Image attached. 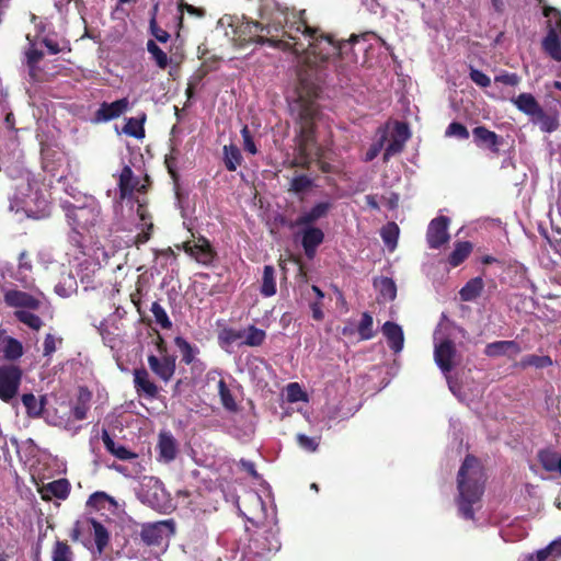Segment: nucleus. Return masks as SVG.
<instances>
[{"mask_svg": "<svg viewBox=\"0 0 561 561\" xmlns=\"http://www.w3.org/2000/svg\"><path fill=\"white\" fill-rule=\"evenodd\" d=\"M42 167L55 174L67 161L66 152L60 142H41Z\"/></svg>", "mask_w": 561, "mask_h": 561, "instance_id": "1a4fd4ad", "label": "nucleus"}, {"mask_svg": "<svg viewBox=\"0 0 561 561\" xmlns=\"http://www.w3.org/2000/svg\"><path fill=\"white\" fill-rule=\"evenodd\" d=\"M446 137H456L459 139L469 138V131L465 125L458 122H453L449 124L445 131Z\"/></svg>", "mask_w": 561, "mask_h": 561, "instance_id": "6e6d98bb", "label": "nucleus"}, {"mask_svg": "<svg viewBox=\"0 0 561 561\" xmlns=\"http://www.w3.org/2000/svg\"><path fill=\"white\" fill-rule=\"evenodd\" d=\"M380 236L382 238L386 247L393 251L397 247L398 238H399V227L396 222H388L385 227H382L380 231Z\"/></svg>", "mask_w": 561, "mask_h": 561, "instance_id": "37998d69", "label": "nucleus"}, {"mask_svg": "<svg viewBox=\"0 0 561 561\" xmlns=\"http://www.w3.org/2000/svg\"><path fill=\"white\" fill-rule=\"evenodd\" d=\"M378 140H409L411 130L407 122L389 119L378 128Z\"/></svg>", "mask_w": 561, "mask_h": 561, "instance_id": "4468645a", "label": "nucleus"}, {"mask_svg": "<svg viewBox=\"0 0 561 561\" xmlns=\"http://www.w3.org/2000/svg\"><path fill=\"white\" fill-rule=\"evenodd\" d=\"M543 50L556 61H561V44L553 28H550L542 41Z\"/></svg>", "mask_w": 561, "mask_h": 561, "instance_id": "c85d7f7f", "label": "nucleus"}, {"mask_svg": "<svg viewBox=\"0 0 561 561\" xmlns=\"http://www.w3.org/2000/svg\"><path fill=\"white\" fill-rule=\"evenodd\" d=\"M510 352L514 355L520 352V347L515 341H495L489 343L484 348V354L489 357L507 355Z\"/></svg>", "mask_w": 561, "mask_h": 561, "instance_id": "a878e982", "label": "nucleus"}, {"mask_svg": "<svg viewBox=\"0 0 561 561\" xmlns=\"http://www.w3.org/2000/svg\"><path fill=\"white\" fill-rule=\"evenodd\" d=\"M537 459L547 472L561 477V453L553 447H546L538 450Z\"/></svg>", "mask_w": 561, "mask_h": 561, "instance_id": "aec40b11", "label": "nucleus"}, {"mask_svg": "<svg viewBox=\"0 0 561 561\" xmlns=\"http://www.w3.org/2000/svg\"><path fill=\"white\" fill-rule=\"evenodd\" d=\"M147 50L151 54L153 60L156 61V65L160 69H165L168 67V55L158 46V44L154 41L149 39L147 42Z\"/></svg>", "mask_w": 561, "mask_h": 561, "instance_id": "49530a36", "label": "nucleus"}, {"mask_svg": "<svg viewBox=\"0 0 561 561\" xmlns=\"http://www.w3.org/2000/svg\"><path fill=\"white\" fill-rule=\"evenodd\" d=\"M174 355H163L159 358L156 355L148 356V365L151 371L164 382L172 379L176 368Z\"/></svg>", "mask_w": 561, "mask_h": 561, "instance_id": "f8f14e48", "label": "nucleus"}, {"mask_svg": "<svg viewBox=\"0 0 561 561\" xmlns=\"http://www.w3.org/2000/svg\"><path fill=\"white\" fill-rule=\"evenodd\" d=\"M2 342V354L7 360L14 362L22 357L23 345L18 339L5 336Z\"/></svg>", "mask_w": 561, "mask_h": 561, "instance_id": "c756f323", "label": "nucleus"}, {"mask_svg": "<svg viewBox=\"0 0 561 561\" xmlns=\"http://www.w3.org/2000/svg\"><path fill=\"white\" fill-rule=\"evenodd\" d=\"M311 186H312V180L305 174H300V175L295 176L291 180L289 190L299 194V193L306 192Z\"/></svg>", "mask_w": 561, "mask_h": 561, "instance_id": "864d4df0", "label": "nucleus"}, {"mask_svg": "<svg viewBox=\"0 0 561 561\" xmlns=\"http://www.w3.org/2000/svg\"><path fill=\"white\" fill-rule=\"evenodd\" d=\"M305 10L297 13L289 12L287 7L276 2L266 24L254 21L241 22L234 28L233 39L240 47L257 43L267 44L283 51L299 54L305 47V43L297 42L300 39L299 33L305 34V39H312V36L318 34L317 31L305 26Z\"/></svg>", "mask_w": 561, "mask_h": 561, "instance_id": "f03ea898", "label": "nucleus"}, {"mask_svg": "<svg viewBox=\"0 0 561 561\" xmlns=\"http://www.w3.org/2000/svg\"><path fill=\"white\" fill-rule=\"evenodd\" d=\"M298 233L305 255L312 260L316 256L318 247L324 240V232L318 227H301Z\"/></svg>", "mask_w": 561, "mask_h": 561, "instance_id": "ddd939ff", "label": "nucleus"}, {"mask_svg": "<svg viewBox=\"0 0 561 561\" xmlns=\"http://www.w3.org/2000/svg\"><path fill=\"white\" fill-rule=\"evenodd\" d=\"M457 348L450 339H444L434 347V359L443 374H449L456 366Z\"/></svg>", "mask_w": 561, "mask_h": 561, "instance_id": "9d476101", "label": "nucleus"}, {"mask_svg": "<svg viewBox=\"0 0 561 561\" xmlns=\"http://www.w3.org/2000/svg\"><path fill=\"white\" fill-rule=\"evenodd\" d=\"M522 78L515 72L502 71L500 75L494 77L495 83H501L510 87H517L520 83Z\"/></svg>", "mask_w": 561, "mask_h": 561, "instance_id": "13d9d810", "label": "nucleus"}, {"mask_svg": "<svg viewBox=\"0 0 561 561\" xmlns=\"http://www.w3.org/2000/svg\"><path fill=\"white\" fill-rule=\"evenodd\" d=\"M101 437L106 450L119 460H130L137 458V454L123 445L116 444L106 430L102 431Z\"/></svg>", "mask_w": 561, "mask_h": 561, "instance_id": "b1692460", "label": "nucleus"}, {"mask_svg": "<svg viewBox=\"0 0 561 561\" xmlns=\"http://www.w3.org/2000/svg\"><path fill=\"white\" fill-rule=\"evenodd\" d=\"M242 161L241 151L233 142L224 147V163L228 171H236Z\"/></svg>", "mask_w": 561, "mask_h": 561, "instance_id": "7c9ffc66", "label": "nucleus"}, {"mask_svg": "<svg viewBox=\"0 0 561 561\" xmlns=\"http://www.w3.org/2000/svg\"><path fill=\"white\" fill-rule=\"evenodd\" d=\"M157 11L158 4H154L152 8L151 19L149 22V30L158 42L167 43L170 38V34L158 25L156 20Z\"/></svg>", "mask_w": 561, "mask_h": 561, "instance_id": "09e8293b", "label": "nucleus"}, {"mask_svg": "<svg viewBox=\"0 0 561 561\" xmlns=\"http://www.w3.org/2000/svg\"><path fill=\"white\" fill-rule=\"evenodd\" d=\"M374 320L370 313L364 312L357 327V332L362 340H370L374 337L375 332L373 330Z\"/></svg>", "mask_w": 561, "mask_h": 561, "instance_id": "de8ad7c7", "label": "nucleus"}, {"mask_svg": "<svg viewBox=\"0 0 561 561\" xmlns=\"http://www.w3.org/2000/svg\"><path fill=\"white\" fill-rule=\"evenodd\" d=\"M53 561H72V551L67 542L57 541L51 556Z\"/></svg>", "mask_w": 561, "mask_h": 561, "instance_id": "3c124183", "label": "nucleus"}, {"mask_svg": "<svg viewBox=\"0 0 561 561\" xmlns=\"http://www.w3.org/2000/svg\"><path fill=\"white\" fill-rule=\"evenodd\" d=\"M57 343L61 344L62 337H56L50 333L46 334L43 344V355L46 357L51 356L57 350Z\"/></svg>", "mask_w": 561, "mask_h": 561, "instance_id": "052dcab7", "label": "nucleus"}, {"mask_svg": "<svg viewBox=\"0 0 561 561\" xmlns=\"http://www.w3.org/2000/svg\"><path fill=\"white\" fill-rule=\"evenodd\" d=\"M549 561L561 559V538L553 540L547 547L542 548Z\"/></svg>", "mask_w": 561, "mask_h": 561, "instance_id": "e2e57ef3", "label": "nucleus"}, {"mask_svg": "<svg viewBox=\"0 0 561 561\" xmlns=\"http://www.w3.org/2000/svg\"><path fill=\"white\" fill-rule=\"evenodd\" d=\"M134 385L139 396H146L153 399L159 393L158 386L150 380L149 373L145 368H137L134 370Z\"/></svg>", "mask_w": 561, "mask_h": 561, "instance_id": "6ab92c4d", "label": "nucleus"}, {"mask_svg": "<svg viewBox=\"0 0 561 561\" xmlns=\"http://www.w3.org/2000/svg\"><path fill=\"white\" fill-rule=\"evenodd\" d=\"M305 26L317 31L318 34H314L312 39H305V34L300 32V39H297V42L305 43V47L301 53L295 54L300 59L297 66L298 98L294 110L297 111L300 125V140H310L313 134L314 118L318 114L316 100L320 91L321 73L328 61L335 56L355 62L353 45L358 42L359 35L353 34L347 41H337L332 34L324 33L320 27L310 26L306 18Z\"/></svg>", "mask_w": 561, "mask_h": 561, "instance_id": "f257e3e1", "label": "nucleus"}, {"mask_svg": "<svg viewBox=\"0 0 561 561\" xmlns=\"http://www.w3.org/2000/svg\"><path fill=\"white\" fill-rule=\"evenodd\" d=\"M287 400L289 402L307 401V393L298 382H291L287 386Z\"/></svg>", "mask_w": 561, "mask_h": 561, "instance_id": "4d7b16f0", "label": "nucleus"}, {"mask_svg": "<svg viewBox=\"0 0 561 561\" xmlns=\"http://www.w3.org/2000/svg\"><path fill=\"white\" fill-rule=\"evenodd\" d=\"M42 44L47 48L48 53L51 55L59 54L65 49H67L68 51L71 50L69 43L67 41H64V46H60L59 43L50 36L43 37Z\"/></svg>", "mask_w": 561, "mask_h": 561, "instance_id": "5fc2aeb1", "label": "nucleus"}, {"mask_svg": "<svg viewBox=\"0 0 561 561\" xmlns=\"http://www.w3.org/2000/svg\"><path fill=\"white\" fill-rule=\"evenodd\" d=\"M90 524L92 525L94 533V541L99 552H102L110 541V534L105 526L94 518H90Z\"/></svg>", "mask_w": 561, "mask_h": 561, "instance_id": "ea45409f", "label": "nucleus"}, {"mask_svg": "<svg viewBox=\"0 0 561 561\" xmlns=\"http://www.w3.org/2000/svg\"><path fill=\"white\" fill-rule=\"evenodd\" d=\"M382 333L386 336L388 346L393 353H400L404 345V334L402 328L392 321H387L382 325Z\"/></svg>", "mask_w": 561, "mask_h": 561, "instance_id": "412c9836", "label": "nucleus"}, {"mask_svg": "<svg viewBox=\"0 0 561 561\" xmlns=\"http://www.w3.org/2000/svg\"><path fill=\"white\" fill-rule=\"evenodd\" d=\"M26 56V66L27 65H34L39 64V61L43 59L44 54L42 50L37 49L32 45L25 53Z\"/></svg>", "mask_w": 561, "mask_h": 561, "instance_id": "69168bd1", "label": "nucleus"}, {"mask_svg": "<svg viewBox=\"0 0 561 561\" xmlns=\"http://www.w3.org/2000/svg\"><path fill=\"white\" fill-rule=\"evenodd\" d=\"M91 399V391L87 387H80L78 390L76 403L71 409L75 420L82 421L87 417L88 411L90 410Z\"/></svg>", "mask_w": 561, "mask_h": 561, "instance_id": "393cba45", "label": "nucleus"}, {"mask_svg": "<svg viewBox=\"0 0 561 561\" xmlns=\"http://www.w3.org/2000/svg\"><path fill=\"white\" fill-rule=\"evenodd\" d=\"M485 479L480 460L473 455H467L457 474L456 503L462 518L474 519L473 505L479 503L483 495Z\"/></svg>", "mask_w": 561, "mask_h": 561, "instance_id": "7ed1b4c3", "label": "nucleus"}, {"mask_svg": "<svg viewBox=\"0 0 561 561\" xmlns=\"http://www.w3.org/2000/svg\"><path fill=\"white\" fill-rule=\"evenodd\" d=\"M297 443L300 448L309 453H314L319 447V442L314 437H309L305 434H297Z\"/></svg>", "mask_w": 561, "mask_h": 561, "instance_id": "680f3d73", "label": "nucleus"}, {"mask_svg": "<svg viewBox=\"0 0 561 561\" xmlns=\"http://www.w3.org/2000/svg\"><path fill=\"white\" fill-rule=\"evenodd\" d=\"M87 506L95 511L107 510L110 512H115L118 508V503L106 492L96 491L89 496Z\"/></svg>", "mask_w": 561, "mask_h": 561, "instance_id": "4be33fe9", "label": "nucleus"}, {"mask_svg": "<svg viewBox=\"0 0 561 561\" xmlns=\"http://www.w3.org/2000/svg\"><path fill=\"white\" fill-rule=\"evenodd\" d=\"M23 370L14 364L0 365V400L10 403L19 393Z\"/></svg>", "mask_w": 561, "mask_h": 561, "instance_id": "39448f33", "label": "nucleus"}, {"mask_svg": "<svg viewBox=\"0 0 561 561\" xmlns=\"http://www.w3.org/2000/svg\"><path fill=\"white\" fill-rule=\"evenodd\" d=\"M405 142H389L388 147L383 152V161L387 162L389 159L403 151Z\"/></svg>", "mask_w": 561, "mask_h": 561, "instance_id": "0e129e2a", "label": "nucleus"}, {"mask_svg": "<svg viewBox=\"0 0 561 561\" xmlns=\"http://www.w3.org/2000/svg\"><path fill=\"white\" fill-rule=\"evenodd\" d=\"M534 124L539 125L540 129L546 133L556 130L559 126L558 118L554 114H548L542 108L540 113L531 118Z\"/></svg>", "mask_w": 561, "mask_h": 561, "instance_id": "4c0bfd02", "label": "nucleus"}, {"mask_svg": "<svg viewBox=\"0 0 561 561\" xmlns=\"http://www.w3.org/2000/svg\"><path fill=\"white\" fill-rule=\"evenodd\" d=\"M128 107L129 101L127 98H123L111 103L103 102L95 112V118L99 122H108L119 117L128 110Z\"/></svg>", "mask_w": 561, "mask_h": 561, "instance_id": "dca6fc26", "label": "nucleus"}, {"mask_svg": "<svg viewBox=\"0 0 561 561\" xmlns=\"http://www.w3.org/2000/svg\"><path fill=\"white\" fill-rule=\"evenodd\" d=\"M118 196L121 201L130 199L135 192L146 193L147 185L141 184L138 176L134 175V172L129 164H125L118 176Z\"/></svg>", "mask_w": 561, "mask_h": 561, "instance_id": "9b49d317", "label": "nucleus"}, {"mask_svg": "<svg viewBox=\"0 0 561 561\" xmlns=\"http://www.w3.org/2000/svg\"><path fill=\"white\" fill-rule=\"evenodd\" d=\"M218 393L220 397L221 404L224 408L228 411L236 412L238 409V405L234 401V398L228 388L226 381L224 379H220L218 381Z\"/></svg>", "mask_w": 561, "mask_h": 561, "instance_id": "a18cd8bd", "label": "nucleus"}, {"mask_svg": "<svg viewBox=\"0 0 561 561\" xmlns=\"http://www.w3.org/2000/svg\"><path fill=\"white\" fill-rule=\"evenodd\" d=\"M3 302L5 307L13 309L14 318L22 324L33 331H39L44 325L41 317L35 314L42 301L38 297L28 291L18 289L16 287L2 288Z\"/></svg>", "mask_w": 561, "mask_h": 561, "instance_id": "20e7f679", "label": "nucleus"}, {"mask_svg": "<svg viewBox=\"0 0 561 561\" xmlns=\"http://www.w3.org/2000/svg\"><path fill=\"white\" fill-rule=\"evenodd\" d=\"M153 492L148 491L145 495L146 501L156 510H162L167 503V495L164 489L159 481H156L152 486Z\"/></svg>", "mask_w": 561, "mask_h": 561, "instance_id": "c9c22d12", "label": "nucleus"}, {"mask_svg": "<svg viewBox=\"0 0 561 561\" xmlns=\"http://www.w3.org/2000/svg\"><path fill=\"white\" fill-rule=\"evenodd\" d=\"M473 135L477 140H497L495 133L488 130L486 128L479 126L473 129Z\"/></svg>", "mask_w": 561, "mask_h": 561, "instance_id": "338daca9", "label": "nucleus"}, {"mask_svg": "<svg viewBox=\"0 0 561 561\" xmlns=\"http://www.w3.org/2000/svg\"><path fill=\"white\" fill-rule=\"evenodd\" d=\"M22 403L30 417H39L44 412L45 399L42 398L38 401L33 393H24L22 396Z\"/></svg>", "mask_w": 561, "mask_h": 561, "instance_id": "f704fd0d", "label": "nucleus"}, {"mask_svg": "<svg viewBox=\"0 0 561 561\" xmlns=\"http://www.w3.org/2000/svg\"><path fill=\"white\" fill-rule=\"evenodd\" d=\"M519 367L527 368V367H535V368H547L552 365V359L548 355H536V354H529L524 356L519 363Z\"/></svg>", "mask_w": 561, "mask_h": 561, "instance_id": "79ce46f5", "label": "nucleus"}, {"mask_svg": "<svg viewBox=\"0 0 561 561\" xmlns=\"http://www.w3.org/2000/svg\"><path fill=\"white\" fill-rule=\"evenodd\" d=\"M136 203H137V216H138L139 220L141 221V224L151 221L152 216L148 210L147 204L139 199H136Z\"/></svg>", "mask_w": 561, "mask_h": 561, "instance_id": "774afa93", "label": "nucleus"}, {"mask_svg": "<svg viewBox=\"0 0 561 561\" xmlns=\"http://www.w3.org/2000/svg\"><path fill=\"white\" fill-rule=\"evenodd\" d=\"M67 218L73 226L75 230H89L100 222L101 209L95 205H87L82 207L73 206L68 209Z\"/></svg>", "mask_w": 561, "mask_h": 561, "instance_id": "0eeeda50", "label": "nucleus"}, {"mask_svg": "<svg viewBox=\"0 0 561 561\" xmlns=\"http://www.w3.org/2000/svg\"><path fill=\"white\" fill-rule=\"evenodd\" d=\"M193 240H187L182 243V245H176L179 249H182L187 255L194 259L197 263L202 265H211L217 257V252L211 245L210 241L199 234L195 237L192 232Z\"/></svg>", "mask_w": 561, "mask_h": 561, "instance_id": "423d86ee", "label": "nucleus"}, {"mask_svg": "<svg viewBox=\"0 0 561 561\" xmlns=\"http://www.w3.org/2000/svg\"><path fill=\"white\" fill-rule=\"evenodd\" d=\"M244 332L232 328H224L218 332V344L221 348H227L238 340L242 339Z\"/></svg>", "mask_w": 561, "mask_h": 561, "instance_id": "c03bdc74", "label": "nucleus"}, {"mask_svg": "<svg viewBox=\"0 0 561 561\" xmlns=\"http://www.w3.org/2000/svg\"><path fill=\"white\" fill-rule=\"evenodd\" d=\"M484 282L481 276L469 279L465 286L459 290V296L462 301H473L482 293Z\"/></svg>", "mask_w": 561, "mask_h": 561, "instance_id": "cd10ccee", "label": "nucleus"}, {"mask_svg": "<svg viewBox=\"0 0 561 561\" xmlns=\"http://www.w3.org/2000/svg\"><path fill=\"white\" fill-rule=\"evenodd\" d=\"M449 222L446 216H438L430 221L426 230V242L430 249L437 250L449 242Z\"/></svg>", "mask_w": 561, "mask_h": 561, "instance_id": "6e6552de", "label": "nucleus"}, {"mask_svg": "<svg viewBox=\"0 0 561 561\" xmlns=\"http://www.w3.org/2000/svg\"><path fill=\"white\" fill-rule=\"evenodd\" d=\"M473 245L470 241H457L451 253L448 255L447 262L451 267L462 264L471 254Z\"/></svg>", "mask_w": 561, "mask_h": 561, "instance_id": "bb28decb", "label": "nucleus"}, {"mask_svg": "<svg viewBox=\"0 0 561 561\" xmlns=\"http://www.w3.org/2000/svg\"><path fill=\"white\" fill-rule=\"evenodd\" d=\"M374 286L378 289L383 300L392 301L397 297V286L392 278L380 277L374 280Z\"/></svg>", "mask_w": 561, "mask_h": 561, "instance_id": "72a5a7b5", "label": "nucleus"}, {"mask_svg": "<svg viewBox=\"0 0 561 561\" xmlns=\"http://www.w3.org/2000/svg\"><path fill=\"white\" fill-rule=\"evenodd\" d=\"M26 67H27L28 77H30L31 81L43 83V82H48L51 80V76L49 73H47L46 71H44L39 67V64L27 65Z\"/></svg>", "mask_w": 561, "mask_h": 561, "instance_id": "603ef678", "label": "nucleus"}, {"mask_svg": "<svg viewBox=\"0 0 561 561\" xmlns=\"http://www.w3.org/2000/svg\"><path fill=\"white\" fill-rule=\"evenodd\" d=\"M162 527L163 523L144 525L140 533L141 540L148 546L159 545L162 540Z\"/></svg>", "mask_w": 561, "mask_h": 561, "instance_id": "2f4dec72", "label": "nucleus"}, {"mask_svg": "<svg viewBox=\"0 0 561 561\" xmlns=\"http://www.w3.org/2000/svg\"><path fill=\"white\" fill-rule=\"evenodd\" d=\"M146 121V115L142 114L141 117H130L127 119L126 124L123 127V131L129 136L137 139H141L145 137V128L144 123Z\"/></svg>", "mask_w": 561, "mask_h": 561, "instance_id": "e433bc0d", "label": "nucleus"}, {"mask_svg": "<svg viewBox=\"0 0 561 561\" xmlns=\"http://www.w3.org/2000/svg\"><path fill=\"white\" fill-rule=\"evenodd\" d=\"M159 461L169 463L176 458L178 442L171 433L161 432L157 444Z\"/></svg>", "mask_w": 561, "mask_h": 561, "instance_id": "a211bd4d", "label": "nucleus"}, {"mask_svg": "<svg viewBox=\"0 0 561 561\" xmlns=\"http://www.w3.org/2000/svg\"><path fill=\"white\" fill-rule=\"evenodd\" d=\"M150 310L153 313L156 322L162 329L169 330V329L172 328V321L170 320V318H169L168 313L165 312L164 308L158 301L152 302Z\"/></svg>", "mask_w": 561, "mask_h": 561, "instance_id": "8fccbe9b", "label": "nucleus"}, {"mask_svg": "<svg viewBox=\"0 0 561 561\" xmlns=\"http://www.w3.org/2000/svg\"><path fill=\"white\" fill-rule=\"evenodd\" d=\"M260 293L264 297H272L276 294L275 268L272 265H265L263 268Z\"/></svg>", "mask_w": 561, "mask_h": 561, "instance_id": "473e14b6", "label": "nucleus"}, {"mask_svg": "<svg viewBox=\"0 0 561 561\" xmlns=\"http://www.w3.org/2000/svg\"><path fill=\"white\" fill-rule=\"evenodd\" d=\"M242 332H244V341L242 343L247 346H261L266 339L265 331L256 328L255 325H250L247 330H243Z\"/></svg>", "mask_w": 561, "mask_h": 561, "instance_id": "a19ab883", "label": "nucleus"}, {"mask_svg": "<svg viewBox=\"0 0 561 561\" xmlns=\"http://www.w3.org/2000/svg\"><path fill=\"white\" fill-rule=\"evenodd\" d=\"M70 482L67 479L61 478L43 484L38 492L41 493L42 500L48 502L51 501L53 497L66 500L70 494Z\"/></svg>", "mask_w": 561, "mask_h": 561, "instance_id": "2eb2a0df", "label": "nucleus"}, {"mask_svg": "<svg viewBox=\"0 0 561 561\" xmlns=\"http://www.w3.org/2000/svg\"><path fill=\"white\" fill-rule=\"evenodd\" d=\"M331 203L320 202L316 204L309 211L301 214L296 220L290 224L294 227H314L313 224L319 219L325 217L331 208Z\"/></svg>", "mask_w": 561, "mask_h": 561, "instance_id": "f3484780", "label": "nucleus"}, {"mask_svg": "<svg viewBox=\"0 0 561 561\" xmlns=\"http://www.w3.org/2000/svg\"><path fill=\"white\" fill-rule=\"evenodd\" d=\"M511 101L518 111L530 118L540 113L541 106L531 93H520L518 96L512 98Z\"/></svg>", "mask_w": 561, "mask_h": 561, "instance_id": "5701e85b", "label": "nucleus"}, {"mask_svg": "<svg viewBox=\"0 0 561 561\" xmlns=\"http://www.w3.org/2000/svg\"><path fill=\"white\" fill-rule=\"evenodd\" d=\"M469 78L480 88H489L491 85L490 77L473 67H470Z\"/></svg>", "mask_w": 561, "mask_h": 561, "instance_id": "bf43d9fd", "label": "nucleus"}, {"mask_svg": "<svg viewBox=\"0 0 561 561\" xmlns=\"http://www.w3.org/2000/svg\"><path fill=\"white\" fill-rule=\"evenodd\" d=\"M174 344L180 350L182 362L186 365H191L194 362L196 354L198 353V348L193 346L182 336H175Z\"/></svg>", "mask_w": 561, "mask_h": 561, "instance_id": "58836bf2", "label": "nucleus"}]
</instances>
